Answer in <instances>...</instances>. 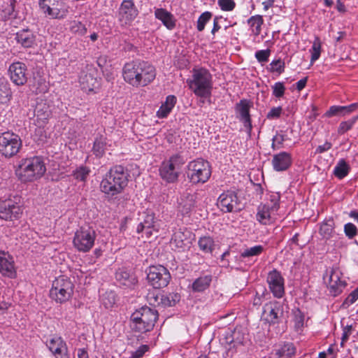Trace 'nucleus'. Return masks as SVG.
I'll use <instances>...</instances> for the list:
<instances>
[{
	"mask_svg": "<svg viewBox=\"0 0 358 358\" xmlns=\"http://www.w3.org/2000/svg\"><path fill=\"white\" fill-rule=\"evenodd\" d=\"M358 299V287L353 290L343 303V306H349Z\"/></svg>",
	"mask_w": 358,
	"mask_h": 358,
	"instance_id": "nucleus-60",
	"label": "nucleus"
},
{
	"mask_svg": "<svg viewBox=\"0 0 358 358\" xmlns=\"http://www.w3.org/2000/svg\"><path fill=\"white\" fill-rule=\"evenodd\" d=\"M45 171L46 167L43 157L33 156L20 161L15 174L21 182H28L41 178Z\"/></svg>",
	"mask_w": 358,
	"mask_h": 358,
	"instance_id": "nucleus-3",
	"label": "nucleus"
},
{
	"mask_svg": "<svg viewBox=\"0 0 358 358\" xmlns=\"http://www.w3.org/2000/svg\"><path fill=\"white\" fill-rule=\"evenodd\" d=\"M159 289H151L148 290L146 295L148 303L152 306H161V295Z\"/></svg>",
	"mask_w": 358,
	"mask_h": 358,
	"instance_id": "nucleus-46",
	"label": "nucleus"
},
{
	"mask_svg": "<svg viewBox=\"0 0 358 358\" xmlns=\"http://www.w3.org/2000/svg\"><path fill=\"white\" fill-rule=\"evenodd\" d=\"M268 288L274 297L280 299L285 294V280L276 269L269 271L266 278Z\"/></svg>",
	"mask_w": 358,
	"mask_h": 358,
	"instance_id": "nucleus-18",
	"label": "nucleus"
},
{
	"mask_svg": "<svg viewBox=\"0 0 358 358\" xmlns=\"http://www.w3.org/2000/svg\"><path fill=\"white\" fill-rule=\"evenodd\" d=\"M211 172L210 163L202 158L192 160L187 166V177L193 184L206 182L211 176Z\"/></svg>",
	"mask_w": 358,
	"mask_h": 358,
	"instance_id": "nucleus-6",
	"label": "nucleus"
},
{
	"mask_svg": "<svg viewBox=\"0 0 358 358\" xmlns=\"http://www.w3.org/2000/svg\"><path fill=\"white\" fill-rule=\"evenodd\" d=\"M13 97V92L8 81L0 78V104H8Z\"/></svg>",
	"mask_w": 358,
	"mask_h": 358,
	"instance_id": "nucleus-35",
	"label": "nucleus"
},
{
	"mask_svg": "<svg viewBox=\"0 0 358 358\" xmlns=\"http://www.w3.org/2000/svg\"><path fill=\"white\" fill-rule=\"evenodd\" d=\"M263 23V17L259 15L252 16L248 20V24L250 26L252 33L256 36L260 34Z\"/></svg>",
	"mask_w": 358,
	"mask_h": 358,
	"instance_id": "nucleus-40",
	"label": "nucleus"
},
{
	"mask_svg": "<svg viewBox=\"0 0 358 358\" xmlns=\"http://www.w3.org/2000/svg\"><path fill=\"white\" fill-rule=\"evenodd\" d=\"M127 170L122 165H116L110 169L100 183L101 191L108 196H114L122 192L127 186Z\"/></svg>",
	"mask_w": 358,
	"mask_h": 358,
	"instance_id": "nucleus-2",
	"label": "nucleus"
},
{
	"mask_svg": "<svg viewBox=\"0 0 358 358\" xmlns=\"http://www.w3.org/2000/svg\"><path fill=\"white\" fill-rule=\"evenodd\" d=\"M80 84L82 89L86 92L93 91L99 85V80L94 76V72L83 73L80 76Z\"/></svg>",
	"mask_w": 358,
	"mask_h": 358,
	"instance_id": "nucleus-33",
	"label": "nucleus"
},
{
	"mask_svg": "<svg viewBox=\"0 0 358 358\" xmlns=\"http://www.w3.org/2000/svg\"><path fill=\"white\" fill-rule=\"evenodd\" d=\"M310 51L311 52L310 62L313 64L320 58L321 54V41L318 36L315 38Z\"/></svg>",
	"mask_w": 358,
	"mask_h": 358,
	"instance_id": "nucleus-48",
	"label": "nucleus"
},
{
	"mask_svg": "<svg viewBox=\"0 0 358 358\" xmlns=\"http://www.w3.org/2000/svg\"><path fill=\"white\" fill-rule=\"evenodd\" d=\"M160 228L159 224L155 217V214L152 212L145 213L143 220L137 227L136 231L138 234L145 231L148 237L152 234V231L158 232Z\"/></svg>",
	"mask_w": 358,
	"mask_h": 358,
	"instance_id": "nucleus-25",
	"label": "nucleus"
},
{
	"mask_svg": "<svg viewBox=\"0 0 358 358\" xmlns=\"http://www.w3.org/2000/svg\"><path fill=\"white\" fill-rule=\"evenodd\" d=\"M106 295L108 296V301H106V298L103 296V303L106 308L111 307L115 303V294L114 292H106Z\"/></svg>",
	"mask_w": 358,
	"mask_h": 358,
	"instance_id": "nucleus-63",
	"label": "nucleus"
},
{
	"mask_svg": "<svg viewBox=\"0 0 358 358\" xmlns=\"http://www.w3.org/2000/svg\"><path fill=\"white\" fill-rule=\"evenodd\" d=\"M187 84L194 94L200 98H210L213 90V76L205 68L193 69L192 78Z\"/></svg>",
	"mask_w": 358,
	"mask_h": 358,
	"instance_id": "nucleus-5",
	"label": "nucleus"
},
{
	"mask_svg": "<svg viewBox=\"0 0 358 358\" xmlns=\"http://www.w3.org/2000/svg\"><path fill=\"white\" fill-rule=\"evenodd\" d=\"M216 204L218 208L224 213L238 212L242 210L237 194L233 190H227L222 193L219 196Z\"/></svg>",
	"mask_w": 358,
	"mask_h": 358,
	"instance_id": "nucleus-14",
	"label": "nucleus"
},
{
	"mask_svg": "<svg viewBox=\"0 0 358 358\" xmlns=\"http://www.w3.org/2000/svg\"><path fill=\"white\" fill-rule=\"evenodd\" d=\"M180 299L181 296L179 293L169 292L161 296V306L162 308L173 307L180 301Z\"/></svg>",
	"mask_w": 358,
	"mask_h": 358,
	"instance_id": "nucleus-39",
	"label": "nucleus"
},
{
	"mask_svg": "<svg viewBox=\"0 0 358 358\" xmlns=\"http://www.w3.org/2000/svg\"><path fill=\"white\" fill-rule=\"evenodd\" d=\"M41 105H38L35 109L36 116L41 119L45 120L49 117L50 113L48 108L44 105L41 108Z\"/></svg>",
	"mask_w": 358,
	"mask_h": 358,
	"instance_id": "nucleus-62",
	"label": "nucleus"
},
{
	"mask_svg": "<svg viewBox=\"0 0 358 358\" xmlns=\"http://www.w3.org/2000/svg\"><path fill=\"white\" fill-rule=\"evenodd\" d=\"M213 13L210 11H205L201 14L196 22V29L203 31L206 24L211 20Z\"/></svg>",
	"mask_w": 358,
	"mask_h": 358,
	"instance_id": "nucleus-50",
	"label": "nucleus"
},
{
	"mask_svg": "<svg viewBox=\"0 0 358 358\" xmlns=\"http://www.w3.org/2000/svg\"><path fill=\"white\" fill-rule=\"evenodd\" d=\"M0 274L10 279H14L17 276L13 257L8 252L1 250H0Z\"/></svg>",
	"mask_w": 358,
	"mask_h": 358,
	"instance_id": "nucleus-22",
	"label": "nucleus"
},
{
	"mask_svg": "<svg viewBox=\"0 0 358 358\" xmlns=\"http://www.w3.org/2000/svg\"><path fill=\"white\" fill-rule=\"evenodd\" d=\"M263 251L264 247L261 245H257L245 249L243 252H241V257L243 258L257 257L260 255L263 252Z\"/></svg>",
	"mask_w": 358,
	"mask_h": 358,
	"instance_id": "nucleus-47",
	"label": "nucleus"
},
{
	"mask_svg": "<svg viewBox=\"0 0 358 358\" xmlns=\"http://www.w3.org/2000/svg\"><path fill=\"white\" fill-rule=\"evenodd\" d=\"M350 166L343 159H340L334 169V174L339 179L345 178L350 171Z\"/></svg>",
	"mask_w": 358,
	"mask_h": 358,
	"instance_id": "nucleus-44",
	"label": "nucleus"
},
{
	"mask_svg": "<svg viewBox=\"0 0 358 358\" xmlns=\"http://www.w3.org/2000/svg\"><path fill=\"white\" fill-rule=\"evenodd\" d=\"M185 163V159L180 154L173 155L169 160L162 163L159 170L160 176L169 183L177 181L180 170Z\"/></svg>",
	"mask_w": 358,
	"mask_h": 358,
	"instance_id": "nucleus-8",
	"label": "nucleus"
},
{
	"mask_svg": "<svg viewBox=\"0 0 358 358\" xmlns=\"http://www.w3.org/2000/svg\"><path fill=\"white\" fill-rule=\"evenodd\" d=\"M272 166L275 171L280 172L287 170L292 164V157L290 153L280 152L273 156Z\"/></svg>",
	"mask_w": 358,
	"mask_h": 358,
	"instance_id": "nucleus-28",
	"label": "nucleus"
},
{
	"mask_svg": "<svg viewBox=\"0 0 358 358\" xmlns=\"http://www.w3.org/2000/svg\"><path fill=\"white\" fill-rule=\"evenodd\" d=\"M22 146V140L17 134L6 131L0 134V154L4 157L15 156Z\"/></svg>",
	"mask_w": 358,
	"mask_h": 358,
	"instance_id": "nucleus-10",
	"label": "nucleus"
},
{
	"mask_svg": "<svg viewBox=\"0 0 358 358\" xmlns=\"http://www.w3.org/2000/svg\"><path fill=\"white\" fill-rule=\"evenodd\" d=\"M358 108V103H353L348 106H332L324 114L326 117L334 116H345Z\"/></svg>",
	"mask_w": 358,
	"mask_h": 358,
	"instance_id": "nucleus-30",
	"label": "nucleus"
},
{
	"mask_svg": "<svg viewBox=\"0 0 358 358\" xmlns=\"http://www.w3.org/2000/svg\"><path fill=\"white\" fill-rule=\"evenodd\" d=\"M106 145V138L102 135L97 136L95 138L92 148L93 154L96 157H101L105 153Z\"/></svg>",
	"mask_w": 358,
	"mask_h": 358,
	"instance_id": "nucleus-41",
	"label": "nucleus"
},
{
	"mask_svg": "<svg viewBox=\"0 0 358 358\" xmlns=\"http://www.w3.org/2000/svg\"><path fill=\"white\" fill-rule=\"evenodd\" d=\"M357 120L358 115L354 116L347 121L341 122L338 127V134L342 135L350 130Z\"/></svg>",
	"mask_w": 358,
	"mask_h": 358,
	"instance_id": "nucleus-49",
	"label": "nucleus"
},
{
	"mask_svg": "<svg viewBox=\"0 0 358 358\" xmlns=\"http://www.w3.org/2000/svg\"><path fill=\"white\" fill-rule=\"evenodd\" d=\"M148 349L149 347L147 345H142L135 352H132L129 358H141Z\"/></svg>",
	"mask_w": 358,
	"mask_h": 358,
	"instance_id": "nucleus-64",
	"label": "nucleus"
},
{
	"mask_svg": "<svg viewBox=\"0 0 358 358\" xmlns=\"http://www.w3.org/2000/svg\"><path fill=\"white\" fill-rule=\"evenodd\" d=\"M198 245L200 250L206 254H211L215 246L213 238L209 236L201 237L198 241Z\"/></svg>",
	"mask_w": 358,
	"mask_h": 358,
	"instance_id": "nucleus-38",
	"label": "nucleus"
},
{
	"mask_svg": "<svg viewBox=\"0 0 358 358\" xmlns=\"http://www.w3.org/2000/svg\"><path fill=\"white\" fill-rule=\"evenodd\" d=\"M270 66V72H275L278 73V74H281L282 73H283L285 68V64L284 61H282L281 59L273 60L271 62Z\"/></svg>",
	"mask_w": 358,
	"mask_h": 358,
	"instance_id": "nucleus-53",
	"label": "nucleus"
},
{
	"mask_svg": "<svg viewBox=\"0 0 358 358\" xmlns=\"http://www.w3.org/2000/svg\"><path fill=\"white\" fill-rule=\"evenodd\" d=\"M217 3L221 10L224 11H231L236 6V3L234 0H218Z\"/></svg>",
	"mask_w": 358,
	"mask_h": 358,
	"instance_id": "nucleus-57",
	"label": "nucleus"
},
{
	"mask_svg": "<svg viewBox=\"0 0 358 358\" xmlns=\"http://www.w3.org/2000/svg\"><path fill=\"white\" fill-rule=\"evenodd\" d=\"M96 236V231L92 227H81L75 232L73 245L78 251L87 252L94 246Z\"/></svg>",
	"mask_w": 358,
	"mask_h": 358,
	"instance_id": "nucleus-11",
	"label": "nucleus"
},
{
	"mask_svg": "<svg viewBox=\"0 0 358 358\" xmlns=\"http://www.w3.org/2000/svg\"><path fill=\"white\" fill-rule=\"evenodd\" d=\"M115 279L120 285L129 289H133L138 282L136 275L124 268H119L116 271Z\"/></svg>",
	"mask_w": 358,
	"mask_h": 358,
	"instance_id": "nucleus-29",
	"label": "nucleus"
},
{
	"mask_svg": "<svg viewBox=\"0 0 358 358\" xmlns=\"http://www.w3.org/2000/svg\"><path fill=\"white\" fill-rule=\"evenodd\" d=\"M282 113V108L280 106L273 107L266 115V118L268 120H275L280 117Z\"/></svg>",
	"mask_w": 358,
	"mask_h": 358,
	"instance_id": "nucleus-61",
	"label": "nucleus"
},
{
	"mask_svg": "<svg viewBox=\"0 0 358 358\" xmlns=\"http://www.w3.org/2000/svg\"><path fill=\"white\" fill-rule=\"evenodd\" d=\"M90 173L91 169L90 167L85 165H80L73 171L72 176L77 181L85 182Z\"/></svg>",
	"mask_w": 358,
	"mask_h": 358,
	"instance_id": "nucleus-43",
	"label": "nucleus"
},
{
	"mask_svg": "<svg viewBox=\"0 0 358 358\" xmlns=\"http://www.w3.org/2000/svg\"><path fill=\"white\" fill-rule=\"evenodd\" d=\"M296 353V348L292 342H280L276 344L273 354L275 358H293Z\"/></svg>",
	"mask_w": 358,
	"mask_h": 358,
	"instance_id": "nucleus-27",
	"label": "nucleus"
},
{
	"mask_svg": "<svg viewBox=\"0 0 358 358\" xmlns=\"http://www.w3.org/2000/svg\"><path fill=\"white\" fill-rule=\"evenodd\" d=\"M156 69L148 62L136 59L126 63L122 68L124 80L133 87H145L156 77Z\"/></svg>",
	"mask_w": 358,
	"mask_h": 358,
	"instance_id": "nucleus-1",
	"label": "nucleus"
},
{
	"mask_svg": "<svg viewBox=\"0 0 358 358\" xmlns=\"http://www.w3.org/2000/svg\"><path fill=\"white\" fill-rule=\"evenodd\" d=\"M146 273L148 282L155 289L166 287L171 279L168 268L160 264L149 266L146 270Z\"/></svg>",
	"mask_w": 358,
	"mask_h": 358,
	"instance_id": "nucleus-12",
	"label": "nucleus"
},
{
	"mask_svg": "<svg viewBox=\"0 0 358 358\" xmlns=\"http://www.w3.org/2000/svg\"><path fill=\"white\" fill-rule=\"evenodd\" d=\"M45 345L55 358H70L67 345L61 336H50L47 338Z\"/></svg>",
	"mask_w": 358,
	"mask_h": 358,
	"instance_id": "nucleus-19",
	"label": "nucleus"
},
{
	"mask_svg": "<svg viewBox=\"0 0 358 358\" xmlns=\"http://www.w3.org/2000/svg\"><path fill=\"white\" fill-rule=\"evenodd\" d=\"M292 311L294 329L296 332H301L303 328L305 315L299 308H296Z\"/></svg>",
	"mask_w": 358,
	"mask_h": 358,
	"instance_id": "nucleus-45",
	"label": "nucleus"
},
{
	"mask_svg": "<svg viewBox=\"0 0 358 358\" xmlns=\"http://www.w3.org/2000/svg\"><path fill=\"white\" fill-rule=\"evenodd\" d=\"M277 210H273L268 203H261L257 208V220L262 224L267 225L272 223L271 214Z\"/></svg>",
	"mask_w": 358,
	"mask_h": 358,
	"instance_id": "nucleus-32",
	"label": "nucleus"
},
{
	"mask_svg": "<svg viewBox=\"0 0 358 358\" xmlns=\"http://www.w3.org/2000/svg\"><path fill=\"white\" fill-rule=\"evenodd\" d=\"M138 15L133 0H123L118 10L119 20L125 24H131Z\"/></svg>",
	"mask_w": 358,
	"mask_h": 358,
	"instance_id": "nucleus-23",
	"label": "nucleus"
},
{
	"mask_svg": "<svg viewBox=\"0 0 358 358\" xmlns=\"http://www.w3.org/2000/svg\"><path fill=\"white\" fill-rule=\"evenodd\" d=\"M16 0H3L0 5V11L4 18L12 17L14 15Z\"/></svg>",
	"mask_w": 358,
	"mask_h": 358,
	"instance_id": "nucleus-42",
	"label": "nucleus"
},
{
	"mask_svg": "<svg viewBox=\"0 0 358 358\" xmlns=\"http://www.w3.org/2000/svg\"><path fill=\"white\" fill-rule=\"evenodd\" d=\"M212 282L211 275H205L196 278L192 285V289L195 292H202L207 289Z\"/></svg>",
	"mask_w": 358,
	"mask_h": 358,
	"instance_id": "nucleus-37",
	"label": "nucleus"
},
{
	"mask_svg": "<svg viewBox=\"0 0 358 358\" xmlns=\"http://www.w3.org/2000/svg\"><path fill=\"white\" fill-rule=\"evenodd\" d=\"M173 250L182 252L190 248V232L182 231L181 229L176 231L170 241Z\"/></svg>",
	"mask_w": 358,
	"mask_h": 358,
	"instance_id": "nucleus-24",
	"label": "nucleus"
},
{
	"mask_svg": "<svg viewBox=\"0 0 358 358\" xmlns=\"http://www.w3.org/2000/svg\"><path fill=\"white\" fill-rule=\"evenodd\" d=\"M287 139L286 135L277 134L272 138L271 148L273 150H279L283 148V143Z\"/></svg>",
	"mask_w": 358,
	"mask_h": 358,
	"instance_id": "nucleus-54",
	"label": "nucleus"
},
{
	"mask_svg": "<svg viewBox=\"0 0 358 358\" xmlns=\"http://www.w3.org/2000/svg\"><path fill=\"white\" fill-rule=\"evenodd\" d=\"M268 294L265 287H260L259 289L256 290V294L252 299V304L254 306H259L265 300V295Z\"/></svg>",
	"mask_w": 358,
	"mask_h": 358,
	"instance_id": "nucleus-51",
	"label": "nucleus"
},
{
	"mask_svg": "<svg viewBox=\"0 0 358 358\" xmlns=\"http://www.w3.org/2000/svg\"><path fill=\"white\" fill-rule=\"evenodd\" d=\"M343 231L348 239H353L358 235V229L356 225L352 222H348L344 225Z\"/></svg>",
	"mask_w": 358,
	"mask_h": 358,
	"instance_id": "nucleus-52",
	"label": "nucleus"
},
{
	"mask_svg": "<svg viewBox=\"0 0 358 358\" xmlns=\"http://www.w3.org/2000/svg\"><path fill=\"white\" fill-rule=\"evenodd\" d=\"M158 317L157 310L143 306L131 314L129 326L134 332L145 334L153 329Z\"/></svg>",
	"mask_w": 358,
	"mask_h": 358,
	"instance_id": "nucleus-4",
	"label": "nucleus"
},
{
	"mask_svg": "<svg viewBox=\"0 0 358 358\" xmlns=\"http://www.w3.org/2000/svg\"><path fill=\"white\" fill-rule=\"evenodd\" d=\"M273 95L276 98H281L284 96L285 87L281 82H277L272 86Z\"/></svg>",
	"mask_w": 358,
	"mask_h": 358,
	"instance_id": "nucleus-55",
	"label": "nucleus"
},
{
	"mask_svg": "<svg viewBox=\"0 0 358 358\" xmlns=\"http://www.w3.org/2000/svg\"><path fill=\"white\" fill-rule=\"evenodd\" d=\"M335 223L332 217L325 219L320 226L319 234L326 241L332 238L334 234Z\"/></svg>",
	"mask_w": 358,
	"mask_h": 358,
	"instance_id": "nucleus-34",
	"label": "nucleus"
},
{
	"mask_svg": "<svg viewBox=\"0 0 358 358\" xmlns=\"http://www.w3.org/2000/svg\"><path fill=\"white\" fill-rule=\"evenodd\" d=\"M280 196L278 193H272L269 196V202H268L270 205V208L273 209V210H278L280 208Z\"/></svg>",
	"mask_w": 358,
	"mask_h": 358,
	"instance_id": "nucleus-58",
	"label": "nucleus"
},
{
	"mask_svg": "<svg viewBox=\"0 0 358 358\" xmlns=\"http://www.w3.org/2000/svg\"><path fill=\"white\" fill-rule=\"evenodd\" d=\"M8 75L11 81L17 86L24 85L28 78L27 65L21 62L12 63L8 68Z\"/></svg>",
	"mask_w": 358,
	"mask_h": 358,
	"instance_id": "nucleus-21",
	"label": "nucleus"
},
{
	"mask_svg": "<svg viewBox=\"0 0 358 358\" xmlns=\"http://www.w3.org/2000/svg\"><path fill=\"white\" fill-rule=\"evenodd\" d=\"M22 208L12 199L0 201V219L6 221L18 220L22 214Z\"/></svg>",
	"mask_w": 358,
	"mask_h": 358,
	"instance_id": "nucleus-16",
	"label": "nucleus"
},
{
	"mask_svg": "<svg viewBox=\"0 0 358 358\" xmlns=\"http://www.w3.org/2000/svg\"><path fill=\"white\" fill-rule=\"evenodd\" d=\"M250 341L249 335L245 329L236 327L225 337V343L229 345V351L236 352L239 347L245 345Z\"/></svg>",
	"mask_w": 358,
	"mask_h": 358,
	"instance_id": "nucleus-15",
	"label": "nucleus"
},
{
	"mask_svg": "<svg viewBox=\"0 0 358 358\" xmlns=\"http://www.w3.org/2000/svg\"><path fill=\"white\" fill-rule=\"evenodd\" d=\"M71 30L78 35L83 36L87 33V28L85 24L80 22L73 21L71 26Z\"/></svg>",
	"mask_w": 358,
	"mask_h": 358,
	"instance_id": "nucleus-59",
	"label": "nucleus"
},
{
	"mask_svg": "<svg viewBox=\"0 0 358 358\" xmlns=\"http://www.w3.org/2000/svg\"><path fill=\"white\" fill-rule=\"evenodd\" d=\"M342 273L337 268H331L326 271L323 278L327 282L329 294L332 296H337L341 294L345 287L347 282L341 280Z\"/></svg>",
	"mask_w": 358,
	"mask_h": 358,
	"instance_id": "nucleus-13",
	"label": "nucleus"
},
{
	"mask_svg": "<svg viewBox=\"0 0 358 358\" xmlns=\"http://www.w3.org/2000/svg\"><path fill=\"white\" fill-rule=\"evenodd\" d=\"M38 6L50 19L62 20L69 13V6L65 0H39Z\"/></svg>",
	"mask_w": 358,
	"mask_h": 358,
	"instance_id": "nucleus-9",
	"label": "nucleus"
},
{
	"mask_svg": "<svg viewBox=\"0 0 358 358\" xmlns=\"http://www.w3.org/2000/svg\"><path fill=\"white\" fill-rule=\"evenodd\" d=\"M73 289L74 285L70 278L65 275H60L52 282L50 296L57 303H62L71 298Z\"/></svg>",
	"mask_w": 358,
	"mask_h": 358,
	"instance_id": "nucleus-7",
	"label": "nucleus"
},
{
	"mask_svg": "<svg viewBox=\"0 0 358 358\" xmlns=\"http://www.w3.org/2000/svg\"><path fill=\"white\" fill-rule=\"evenodd\" d=\"M15 40L24 48H31L36 45V36L29 29L18 31L15 34Z\"/></svg>",
	"mask_w": 358,
	"mask_h": 358,
	"instance_id": "nucleus-26",
	"label": "nucleus"
},
{
	"mask_svg": "<svg viewBox=\"0 0 358 358\" xmlns=\"http://www.w3.org/2000/svg\"><path fill=\"white\" fill-rule=\"evenodd\" d=\"M155 16L169 30H173L176 26V20L174 15L164 8H156L155 10Z\"/></svg>",
	"mask_w": 358,
	"mask_h": 358,
	"instance_id": "nucleus-31",
	"label": "nucleus"
},
{
	"mask_svg": "<svg viewBox=\"0 0 358 358\" xmlns=\"http://www.w3.org/2000/svg\"><path fill=\"white\" fill-rule=\"evenodd\" d=\"M283 313L284 307L281 302H268L264 306L262 318L269 324H277Z\"/></svg>",
	"mask_w": 358,
	"mask_h": 358,
	"instance_id": "nucleus-20",
	"label": "nucleus"
},
{
	"mask_svg": "<svg viewBox=\"0 0 358 358\" xmlns=\"http://www.w3.org/2000/svg\"><path fill=\"white\" fill-rule=\"evenodd\" d=\"M253 103L248 99H241L236 104V111L238 113L237 117L243 123L245 128L246 132L249 137L252 133V120L250 114V110L252 107Z\"/></svg>",
	"mask_w": 358,
	"mask_h": 358,
	"instance_id": "nucleus-17",
	"label": "nucleus"
},
{
	"mask_svg": "<svg viewBox=\"0 0 358 358\" xmlns=\"http://www.w3.org/2000/svg\"><path fill=\"white\" fill-rule=\"evenodd\" d=\"M176 97L174 95H169L166 98V101L162 104L159 109L157 112V116L159 118H165L171 113L173 108L176 103Z\"/></svg>",
	"mask_w": 358,
	"mask_h": 358,
	"instance_id": "nucleus-36",
	"label": "nucleus"
},
{
	"mask_svg": "<svg viewBox=\"0 0 358 358\" xmlns=\"http://www.w3.org/2000/svg\"><path fill=\"white\" fill-rule=\"evenodd\" d=\"M271 55L270 49L261 50L255 52V58L260 63H265L268 61L269 56Z\"/></svg>",
	"mask_w": 358,
	"mask_h": 358,
	"instance_id": "nucleus-56",
	"label": "nucleus"
}]
</instances>
